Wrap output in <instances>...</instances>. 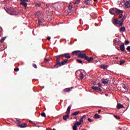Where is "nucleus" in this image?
I'll list each match as a JSON object with an SVG mask.
<instances>
[{
    "label": "nucleus",
    "instance_id": "obj_1",
    "mask_svg": "<svg viewBox=\"0 0 130 130\" xmlns=\"http://www.w3.org/2000/svg\"><path fill=\"white\" fill-rule=\"evenodd\" d=\"M72 55H77L78 57H80V58H84L85 60H87L88 62H91V61H93L94 60V58L93 57H90L86 55V54H82V52L81 51H74L72 53Z\"/></svg>",
    "mask_w": 130,
    "mask_h": 130
},
{
    "label": "nucleus",
    "instance_id": "obj_2",
    "mask_svg": "<svg viewBox=\"0 0 130 130\" xmlns=\"http://www.w3.org/2000/svg\"><path fill=\"white\" fill-rule=\"evenodd\" d=\"M110 14H111V15L117 14V15H119V19H121V18H122L123 11L122 10L117 9L116 8H113L110 10Z\"/></svg>",
    "mask_w": 130,
    "mask_h": 130
},
{
    "label": "nucleus",
    "instance_id": "obj_3",
    "mask_svg": "<svg viewBox=\"0 0 130 130\" xmlns=\"http://www.w3.org/2000/svg\"><path fill=\"white\" fill-rule=\"evenodd\" d=\"M62 57L60 56V55H58V56H55V57L56 58V64L54 65V68L55 69H57L58 68V64L60 62V57Z\"/></svg>",
    "mask_w": 130,
    "mask_h": 130
},
{
    "label": "nucleus",
    "instance_id": "obj_4",
    "mask_svg": "<svg viewBox=\"0 0 130 130\" xmlns=\"http://www.w3.org/2000/svg\"><path fill=\"white\" fill-rule=\"evenodd\" d=\"M113 24H114V25H119L120 26V20L119 21V19H116V18H114L113 19V21H112Z\"/></svg>",
    "mask_w": 130,
    "mask_h": 130
},
{
    "label": "nucleus",
    "instance_id": "obj_5",
    "mask_svg": "<svg viewBox=\"0 0 130 130\" xmlns=\"http://www.w3.org/2000/svg\"><path fill=\"white\" fill-rule=\"evenodd\" d=\"M60 56H62V57H65L66 58H71V55L69 53L61 54Z\"/></svg>",
    "mask_w": 130,
    "mask_h": 130
},
{
    "label": "nucleus",
    "instance_id": "obj_6",
    "mask_svg": "<svg viewBox=\"0 0 130 130\" xmlns=\"http://www.w3.org/2000/svg\"><path fill=\"white\" fill-rule=\"evenodd\" d=\"M68 60H69L67 59H64L63 61H62L59 62L58 66H59V67H61V66H64V64H66L68 62Z\"/></svg>",
    "mask_w": 130,
    "mask_h": 130
},
{
    "label": "nucleus",
    "instance_id": "obj_7",
    "mask_svg": "<svg viewBox=\"0 0 130 130\" xmlns=\"http://www.w3.org/2000/svg\"><path fill=\"white\" fill-rule=\"evenodd\" d=\"M126 19V16H123V17L122 16V18H121V20L120 21V26H122V25H123V21H124V20H125Z\"/></svg>",
    "mask_w": 130,
    "mask_h": 130
},
{
    "label": "nucleus",
    "instance_id": "obj_8",
    "mask_svg": "<svg viewBox=\"0 0 130 130\" xmlns=\"http://www.w3.org/2000/svg\"><path fill=\"white\" fill-rule=\"evenodd\" d=\"M16 13V11L15 10V9H14V8H11L10 11H9V15H17V14L15 13Z\"/></svg>",
    "mask_w": 130,
    "mask_h": 130
},
{
    "label": "nucleus",
    "instance_id": "obj_9",
    "mask_svg": "<svg viewBox=\"0 0 130 130\" xmlns=\"http://www.w3.org/2000/svg\"><path fill=\"white\" fill-rule=\"evenodd\" d=\"M18 126H19V127H21V128H24L25 127H27V123H22L18 125Z\"/></svg>",
    "mask_w": 130,
    "mask_h": 130
},
{
    "label": "nucleus",
    "instance_id": "obj_10",
    "mask_svg": "<svg viewBox=\"0 0 130 130\" xmlns=\"http://www.w3.org/2000/svg\"><path fill=\"white\" fill-rule=\"evenodd\" d=\"M92 90H94V91H99L100 92H101L102 91V89L96 86H92L91 87Z\"/></svg>",
    "mask_w": 130,
    "mask_h": 130
},
{
    "label": "nucleus",
    "instance_id": "obj_11",
    "mask_svg": "<svg viewBox=\"0 0 130 130\" xmlns=\"http://www.w3.org/2000/svg\"><path fill=\"white\" fill-rule=\"evenodd\" d=\"M114 45H119V40L118 39H115L113 40Z\"/></svg>",
    "mask_w": 130,
    "mask_h": 130
},
{
    "label": "nucleus",
    "instance_id": "obj_12",
    "mask_svg": "<svg viewBox=\"0 0 130 130\" xmlns=\"http://www.w3.org/2000/svg\"><path fill=\"white\" fill-rule=\"evenodd\" d=\"M103 84H104L105 85H107L108 84V82H109V80L107 79H103L102 80Z\"/></svg>",
    "mask_w": 130,
    "mask_h": 130
},
{
    "label": "nucleus",
    "instance_id": "obj_13",
    "mask_svg": "<svg viewBox=\"0 0 130 130\" xmlns=\"http://www.w3.org/2000/svg\"><path fill=\"white\" fill-rule=\"evenodd\" d=\"M120 49L121 51H125V47H124V43L120 46Z\"/></svg>",
    "mask_w": 130,
    "mask_h": 130
},
{
    "label": "nucleus",
    "instance_id": "obj_14",
    "mask_svg": "<svg viewBox=\"0 0 130 130\" xmlns=\"http://www.w3.org/2000/svg\"><path fill=\"white\" fill-rule=\"evenodd\" d=\"M11 8H12V7H4L5 10V11L7 12V13H8V14L10 13Z\"/></svg>",
    "mask_w": 130,
    "mask_h": 130
},
{
    "label": "nucleus",
    "instance_id": "obj_15",
    "mask_svg": "<svg viewBox=\"0 0 130 130\" xmlns=\"http://www.w3.org/2000/svg\"><path fill=\"white\" fill-rule=\"evenodd\" d=\"M20 5L21 6H23V7H24V9H25L27 8V3H26V2H20Z\"/></svg>",
    "mask_w": 130,
    "mask_h": 130
},
{
    "label": "nucleus",
    "instance_id": "obj_16",
    "mask_svg": "<svg viewBox=\"0 0 130 130\" xmlns=\"http://www.w3.org/2000/svg\"><path fill=\"white\" fill-rule=\"evenodd\" d=\"M73 88H74L73 87L66 88V89H64V92L65 93H67V92H70V91H71V90H72V89H73Z\"/></svg>",
    "mask_w": 130,
    "mask_h": 130
},
{
    "label": "nucleus",
    "instance_id": "obj_17",
    "mask_svg": "<svg viewBox=\"0 0 130 130\" xmlns=\"http://www.w3.org/2000/svg\"><path fill=\"white\" fill-rule=\"evenodd\" d=\"M125 8H126L127 9H128V8H130V2L127 1L125 3Z\"/></svg>",
    "mask_w": 130,
    "mask_h": 130
},
{
    "label": "nucleus",
    "instance_id": "obj_18",
    "mask_svg": "<svg viewBox=\"0 0 130 130\" xmlns=\"http://www.w3.org/2000/svg\"><path fill=\"white\" fill-rule=\"evenodd\" d=\"M69 117H70V114H67L66 115H64L63 116V119L64 120H67V119H68V118H69Z\"/></svg>",
    "mask_w": 130,
    "mask_h": 130
},
{
    "label": "nucleus",
    "instance_id": "obj_19",
    "mask_svg": "<svg viewBox=\"0 0 130 130\" xmlns=\"http://www.w3.org/2000/svg\"><path fill=\"white\" fill-rule=\"evenodd\" d=\"M123 105H121V104L119 103L117 105V108L118 109H120L121 108H123Z\"/></svg>",
    "mask_w": 130,
    "mask_h": 130
},
{
    "label": "nucleus",
    "instance_id": "obj_20",
    "mask_svg": "<svg viewBox=\"0 0 130 130\" xmlns=\"http://www.w3.org/2000/svg\"><path fill=\"white\" fill-rule=\"evenodd\" d=\"M71 106H69L67 109V111H66V114H70V112L71 111Z\"/></svg>",
    "mask_w": 130,
    "mask_h": 130
},
{
    "label": "nucleus",
    "instance_id": "obj_21",
    "mask_svg": "<svg viewBox=\"0 0 130 130\" xmlns=\"http://www.w3.org/2000/svg\"><path fill=\"white\" fill-rule=\"evenodd\" d=\"M122 88L125 90V91H127L128 90V88L127 87V86L125 85V84H123L122 85Z\"/></svg>",
    "mask_w": 130,
    "mask_h": 130
},
{
    "label": "nucleus",
    "instance_id": "obj_22",
    "mask_svg": "<svg viewBox=\"0 0 130 130\" xmlns=\"http://www.w3.org/2000/svg\"><path fill=\"white\" fill-rule=\"evenodd\" d=\"M102 69L103 70H106L108 68V66L107 65H103L101 67Z\"/></svg>",
    "mask_w": 130,
    "mask_h": 130
},
{
    "label": "nucleus",
    "instance_id": "obj_23",
    "mask_svg": "<svg viewBox=\"0 0 130 130\" xmlns=\"http://www.w3.org/2000/svg\"><path fill=\"white\" fill-rule=\"evenodd\" d=\"M125 27H121L120 29V32H125Z\"/></svg>",
    "mask_w": 130,
    "mask_h": 130
},
{
    "label": "nucleus",
    "instance_id": "obj_24",
    "mask_svg": "<svg viewBox=\"0 0 130 130\" xmlns=\"http://www.w3.org/2000/svg\"><path fill=\"white\" fill-rule=\"evenodd\" d=\"M85 4L86 6H89V5H90V0H86L85 1Z\"/></svg>",
    "mask_w": 130,
    "mask_h": 130
},
{
    "label": "nucleus",
    "instance_id": "obj_25",
    "mask_svg": "<svg viewBox=\"0 0 130 130\" xmlns=\"http://www.w3.org/2000/svg\"><path fill=\"white\" fill-rule=\"evenodd\" d=\"M79 77L80 78V79H84V74H83V73H80V75H79Z\"/></svg>",
    "mask_w": 130,
    "mask_h": 130
},
{
    "label": "nucleus",
    "instance_id": "obj_26",
    "mask_svg": "<svg viewBox=\"0 0 130 130\" xmlns=\"http://www.w3.org/2000/svg\"><path fill=\"white\" fill-rule=\"evenodd\" d=\"M94 118H100V115H99L98 114H95L94 115Z\"/></svg>",
    "mask_w": 130,
    "mask_h": 130
},
{
    "label": "nucleus",
    "instance_id": "obj_27",
    "mask_svg": "<svg viewBox=\"0 0 130 130\" xmlns=\"http://www.w3.org/2000/svg\"><path fill=\"white\" fill-rule=\"evenodd\" d=\"M79 3H81V0H77V1L74 3V5H79Z\"/></svg>",
    "mask_w": 130,
    "mask_h": 130
},
{
    "label": "nucleus",
    "instance_id": "obj_28",
    "mask_svg": "<svg viewBox=\"0 0 130 130\" xmlns=\"http://www.w3.org/2000/svg\"><path fill=\"white\" fill-rule=\"evenodd\" d=\"M81 124H82V123H81L80 122H75L74 125L77 126V125H81Z\"/></svg>",
    "mask_w": 130,
    "mask_h": 130
},
{
    "label": "nucleus",
    "instance_id": "obj_29",
    "mask_svg": "<svg viewBox=\"0 0 130 130\" xmlns=\"http://www.w3.org/2000/svg\"><path fill=\"white\" fill-rule=\"evenodd\" d=\"M5 40H6V38L3 37L1 39L0 42H1V43H3V42H4Z\"/></svg>",
    "mask_w": 130,
    "mask_h": 130
},
{
    "label": "nucleus",
    "instance_id": "obj_30",
    "mask_svg": "<svg viewBox=\"0 0 130 130\" xmlns=\"http://www.w3.org/2000/svg\"><path fill=\"white\" fill-rule=\"evenodd\" d=\"M80 113V111H76L72 114V115L76 116L77 114Z\"/></svg>",
    "mask_w": 130,
    "mask_h": 130
},
{
    "label": "nucleus",
    "instance_id": "obj_31",
    "mask_svg": "<svg viewBox=\"0 0 130 130\" xmlns=\"http://www.w3.org/2000/svg\"><path fill=\"white\" fill-rule=\"evenodd\" d=\"M124 62H125V60H120V65L122 66V64H123V63H124Z\"/></svg>",
    "mask_w": 130,
    "mask_h": 130
},
{
    "label": "nucleus",
    "instance_id": "obj_32",
    "mask_svg": "<svg viewBox=\"0 0 130 130\" xmlns=\"http://www.w3.org/2000/svg\"><path fill=\"white\" fill-rule=\"evenodd\" d=\"M76 60L79 63H83V61L81 59H77Z\"/></svg>",
    "mask_w": 130,
    "mask_h": 130
},
{
    "label": "nucleus",
    "instance_id": "obj_33",
    "mask_svg": "<svg viewBox=\"0 0 130 130\" xmlns=\"http://www.w3.org/2000/svg\"><path fill=\"white\" fill-rule=\"evenodd\" d=\"M41 115L42 117H46V114H45V113L44 112L42 113Z\"/></svg>",
    "mask_w": 130,
    "mask_h": 130
},
{
    "label": "nucleus",
    "instance_id": "obj_34",
    "mask_svg": "<svg viewBox=\"0 0 130 130\" xmlns=\"http://www.w3.org/2000/svg\"><path fill=\"white\" fill-rule=\"evenodd\" d=\"M114 117L116 118V119H120V117L119 116L114 115Z\"/></svg>",
    "mask_w": 130,
    "mask_h": 130
},
{
    "label": "nucleus",
    "instance_id": "obj_35",
    "mask_svg": "<svg viewBox=\"0 0 130 130\" xmlns=\"http://www.w3.org/2000/svg\"><path fill=\"white\" fill-rule=\"evenodd\" d=\"M78 129V127L76 125H74L73 126V130H77Z\"/></svg>",
    "mask_w": 130,
    "mask_h": 130
},
{
    "label": "nucleus",
    "instance_id": "obj_36",
    "mask_svg": "<svg viewBox=\"0 0 130 130\" xmlns=\"http://www.w3.org/2000/svg\"><path fill=\"white\" fill-rule=\"evenodd\" d=\"M79 122H80V123H83V122H84V121L83 120V118H81L79 120Z\"/></svg>",
    "mask_w": 130,
    "mask_h": 130
},
{
    "label": "nucleus",
    "instance_id": "obj_37",
    "mask_svg": "<svg viewBox=\"0 0 130 130\" xmlns=\"http://www.w3.org/2000/svg\"><path fill=\"white\" fill-rule=\"evenodd\" d=\"M50 60V59H45L44 62H45V63L48 62V61H49Z\"/></svg>",
    "mask_w": 130,
    "mask_h": 130
},
{
    "label": "nucleus",
    "instance_id": "obj_38",
    "mask_svg": "<svg viewBox=\"0 0 130 130\" xmlns=\"http://www.w3.org/2000/svg\"><path fill=\"white\" fill-rule=\"evenodd\" d=\"M32 67L35 68V69H37V65H36L35 63L32 64Z\"/></svg>",
    "mask_w": 130,
    "mask_h": 130
},
{
    "label": "nucleus",
    "instance_id": "obj_39",
    "mask_svg": "<svg viewBox=\"0 0 130 130\" xmlns=\"http://www.w3.org/2000/svg\"><path fill=\"white\" fill-rule=\"evenodd\" d=\"M125 44L126 45H127V44H129V41H125Z\"/></svg>",
    "mask_w": 130,
    "mask_h": 130
},
{
    "label": "nucleus",
    "instance_id": "obj_40",
    "mask_svg": "<svg viewBox=\"0 0 130 130\" xmlns=\"http://www.w3.org/2000/svg\"><path fill=\"white\" fill-rule=\"evenodd\" d=\"M14 72H19V68H15L14 69Z\"/></svg>",
    "mask_w": 130,
    "mask_h": 130
},
{
    "label": "nucleus",
    "instance_id": "obj_41",
    "mask_svg": "<svg viewBox=\"0 0 130 130\" xmlns=\"http://www.w3.org/2000/svg\"><path fill=\"white\" fill-rule=\"evenodd\" d=\"M99 87L100 88H101V87H102V84H101V83L99 82L98 84Z\"/></svg>",
    "mask_w": 130,
    "mask_h": 130
},
{
    "label": "nucleus",
    "instance_id": "obj_42",
    "mask_svg": "<svg viewBox=\"0 0 130 130\" xmlns=\"http://www.w3.org/2000/svg\"><path fill=\"white\" fill-rule=\"evenodd\" d=\"M20 2H23L24 3H28V0H20Z\"/></svg>",
    "mask_w": 130,
    "mask_h": 130
},
{
    "label": "nucleus",
    "instance_id": "obj_43",
    "mask_svg": "<svg viewBox=\"0 0 130 130\" xmlns=\"http://www.w3.org/2000/svg\"><path fill=\"white\" fill-rule=\"evenodd\" d=\"M88 121H89V122H91V121H93V120L91 119L90 118H88Z\"/></svg>",
    "mask_w": 130,
    "mask_h": 130
},
{
    "label": "nucleus",
    "instance_id": "obj_44",
    "mask_svg": "<svg viewBox=\"0 0 130 130\" xmlns=\"http://www.w3.org/2000/svg\"><path fill=\"white\" fill-rule=\"evenodd\" d=\"M69 7H70V9L71 10V9H72V7H73V4L72 3H70L69 5Z\"/></svg>",
    "mask_w": 130,
    "mask_h": 130
},
{
    "label": "nucleus",
    "instance_id": "obj_45",
    "mask_svg": "<svg viewBox=\"0 0 130 130\" xmlns=\"http://www.w3.org/2000/svg\"><path fill=\"white\" fill-rule=\"evenodd\" d=\"M50 39H51V38H50V37H47V40H48L49 41H50Z\"/></svg>",
    "mask_w": 130,
    "mask_h": 130
},
{
    "label": "nucleus",
    "instance_id": "obj_46",
    "mask_svg": "<svg viewBox=\"0 0 130 130\" xmlns=\"http://www.w3.org/2000/svg\"><path fill=\"white\" fill-rule=\"evenodd\" d=\"M86 115H84L81 118H82V119H84L85 118H86Z\"/></svg>",
    "mask_w": 130,
    "mask_h": 130
},
{
    "label": "nucleus",
    "instance_id": "obj_47",
    "mask_svg": "<svg viewBox=\"0 0 130 130\" xmlns=\"http://www.w3.org/2000/svg\"><path fill=\"white\" fill-rule=\"evenodd\" d=\"M29 122H30V123H34V122L31 121L30 120H29Z\"/></svg>",
    "mask_w": 130,
    "mask_h": 130
},
{
    "label": "nucleus",
    "instance_id": "obj_48",
    "mask_svg": "<svg viewBox=\"0 0 130 130\" xmlns=\"http://www.w3.org/2000/svg\"><path fill=\"white\" fill-rule=\"evenodd\" d=\"M40 23H41V20H38V23L40 24Z\"/></svg>",
    "mask_w": 130,
    "mask_h": 130
},
{
    "label": "nucleus",
    "instance_id": "obj_49",
    "mask_svg": "<svg viewBox=\"0 0 130 130\" xmlns=\"http://www.w3.org/2000/svg\"><path fill=\"white\" fill-rule=\"evenodd\" d=\"M37 6V7H41V4H38Z\"/></svg>",
    "mask_w": 130,
    "mask_h": 130
},
{
    "label": "nucleus",
    "instance_id": "obj_50",
    "mask_svg": "<svg viewBox=\"0 0 130 130\" xmlns=\"http://www.w3.org/2000/svg\"><path fill=\"white\" fill-rule=\"evenodd\" d=\"M101 112V110H99V113H100Z\"/></svg>",
    "mask_w": 130,
    "mask_h": 130
},
{
    "label": "nucleus",
    "instance_id": "obj_51",
    "mask_svg": "<svg viewBox=\"0 0 130 130\" xmlns=\"http://www.w3.org/2000/svg\"><path fill=\"white\" fill-rule=\"evenodd\" d=\"M98 0H93V2H97Z\"/></svg>",
    "mask_w": 130,
    "mask_h": 130
},
{
    "label": "nucleus",
    "instance_id": "obj_52",
    "mask_svg": "<svg viewBox=\"0 0 130 130\" xmlns=\"http://www.w3.org/2000/svg\"><path fill=\"white\" fill-rule=\"evenodd\" d=\"M117 49L118 50H119V48H117Z\"/></svg>",
    "mask_w": 130,
    "mask_h": 130
},
{
    "label": "nucleus",
    "instance_id": "obj_53",
    "mask_svg": "<svg viewBox=\"0 0 130 130\" xmlns=\"http://www.w3.org/2000/svg\"><path fill=\"white\" fill-rule=\"evenodd\" d=\"M52 130H56L55 128H53Z\"/></svg>",
    "mask_w": 130,
    "mask_h": 130
},
{
    "label": "nucleus",
    "instance_id": "obj_54",
    "mask_svg": "<svg viewBox=\"0 0 130 130\" xmlns=\"http://www.w3.org/2000/svg\"><path fill=\"white\" fill-rule=\"evenodd\" d=\"M116 58H117V59L118 58V57H116Z\"/></svg>",
    "mask_w": 130,
    "mask_h": 130
},
{
    "label": "nucleus",
    "instance_id": "obj_55",
    "mask_svg": "<svg viewBox=\"0 0 130 130\" xmlns=\"http://www.w3.org/2000/svg\"><path fill=\"white\" fill-rule=\"evenodd\" d=\"M82 52H84V51Z\"/></svg>",
    "mask_w": 130,
    "mask_h": 130
}]
</instances>
